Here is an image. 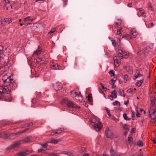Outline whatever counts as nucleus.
Here are the masks:
<instances>
[{
  "label": "nucleus",
  "instance_id": "57",
  "mask_svg": "<svg viewBox=\"0 0 156 156\" xmlns=\"http://www.w3.org/2000/svg\"><path fill=\"white\" fill-rule=\"evenodd\" d=\"M122 29V27H119V29H118L117 30H119L121 31V30Z\"/></svg>",
  "mask_w": 156,
  "mask_h": 156
},
{
  "label": "nucleus",
  "instance_id": "34",
  "mask_svg": "<svg viewBox=\"0 0 156 156\" xmlns=\"http://www.w3.org/2000/svg\"><path fill=\"white\" fill-rule=\"evenodd\" d=\"M109 73L111 76H113L114 75V71L113 70H110L109 72Z\"/></svg>",
  "mask_w": 156,
  "mask_h": 156
},
{
  "label": "nucleus",
  "instance_id": "36",
  "mask_svg": "<svg viewBox=\"0 0 156 156\" xmlns=\"http://www.w3.org/2000/svg\"><path fill=\"white\" fill-rule=\"evenodd\" d=\"M137 144L138 145H139L140 146H143V142L141 141H138Z\"/></svg>",
  "mask_w": 156,
  "mask_h": 156
},
{
  "label": "nucleus",
  "instance_id": "35",
  "mask_svg": "<svg viewBox=\"0 0 156 156\" xmlns=\"http://www.w3.org/2000/svg\"><path fill=\"white\" fill-rule=\"evenodd\" d=\"M56 30L55 28H52L51 30L48 33V34L52 33H54Z\"/></svg>",
  "mask_w": 156,
  "mask_h": 156
},
{
  "label": "nucleus",
  "instance_id": "64",
  "mask_svg": "<svg viewBox=\"0 0 156 156\" xmlns=\"http://www.w3.org/2000/svg\"><path fill=\"white\" fill-rule=\"evenodd\" d=\"M128 6L129 7H131V4H128Z\"/></svg>",
  "mask_w": 156,
  "mask_h": 156
},
{
  "label": "nucleus",
  "instance_id": "31",
  "mask_svg": "<svg viewBox=\"0 0 156 156\" xmlns=\"http://www.w3.org/2000/svg\"><path fill=\"white\" fill-rule=\"evenodd\" d=\"M123 117L124 118V119L126 120H130V119H129L127 117V116L126 114L124 113L123 114Z\"/></svg>",
  "mask_w": 156,
  "mask_h": 156
},
{
  "label": "nucleus",
  "instance_id": "52",
  "mask_svg": "<svg viewBox=\"0 0 156 156\" xmlns=\"http://www.w3.org/2000/svg\"><path fill=\"white\" fill-rule=\"evenodd\" d=\"M66 154L70 156H71L72 155V154L69 152H67L66 153Z\"/></svg>",
  "mask_w": 156,
  "mask_h": 156
},
{
  "label": "nucleus",
  "instance_id": "47",
  "mask_svg": "<svg viewBox=\"0 0 156 156\" xmlns=\"http://www.w3.org/2000/svg\"><path fill=\"white\" fill-rule=\"evenodd\" d=\"M47 145L48 144L47 143H45L44 144L41 145L42 147H46L47 146Z\"/></svg>",
  "mask_w": 156,
  "mask_h": 156
},
{
  "label": "nucleus",
  "instance_id": "27",
  "mask_svg": "<svg viewBox=\"0 0 156 156\" xmlns=\"http://www.w3.org/2000/svg\"><path fill=\"white\" fill-rule=\"evenodd\" d=\"M109 38L110 39V40L112 41V45L113 46H114V47H115L116 45L115 41L112 38L109 37Z\"/></svg>",
  "mask_w": 156,
  "mask_h": 156
},
{
  "label": "nucleus",
  "instance_id": "5",
  "mask_svg": "<svg viewBox=\"0 0 156 156\" xmlns=\"http://www.w3.org/2000/svg\"><path fill=\"white\" fill-rule=\"evenodd\" d=\"M92 124L93 128L95 129L96 131H99L102 128V126L101 122L98 121H94L92 122Z\"/></svg>",
  "mask_w": 156,
  "mask_h": 156
},
{
  "label": "nucleus",
  "instance_id": "3",
  "mask_svg": "<svg viewBox=\"0 0 156 156\" xmlns=\"http://www.w3.org/2000/svg\"><path fill=\"white\" fill-rule=\"evenodd\" d=\"M154 103L152 104V103H151V105H152V106L150 108V112H151L152 110V112L150 115V116L152 122H156V115L155 116L154 114L156 112V106L154 105Z\"/></svg>",
  "mask_w": 156,
  "mask_h": 156
},
{
  "label": "nucleus",
  "instance_id": "53",
  "mask_svg": "<svg viewBox=\"0 0 156 156\" xmlns=\"http://www.w3.org/2000/svg\"><path fill=\"white\" fill-rule=\"evenodd\" d=\"M103 156H109L107 154L105 153H103V154H102Z\"/></svg>",
  "mask_w": 156,
  "mask_h": 156
},
{
  "label": "nucleus",
  "instance_id": "2",
  "mask_svg": "<svg viewBox=\"0 0 156 156\" xmlns=\"http://www.w3.org/2000/svg\"><path fill=\"white\" fill-rule=\"evenodd\" d=\"M71 96L77 101H82V97L80 92L72 90L71 93Z\"/></svg>",
  "mask_w": 156,
  "mask_h": 156
},
{
  "label": "nucleus",
  "instance_id": "49",
  "mask_svg": "<svg viewBox=\"0 0 156 156\" xmlns=\"http://www.w3.org/2000/svg\"><path fill=\"white\" fill-rule=\"evenodd\" d=\"M43 149L42 148H41L40 149H38V152H41L42 151H43Z\"/></svg>",
  "mask_w": 156,
  "mask_h": 156
},
{
  "label": "nucleus",
  "instance_id": "39",
  "mask_svg": "<svg viewBox=\"0 0 156 156\" xmlns=\"http://www.w3.org/2000/svg\"><path fill=\"white\" fill-rule=\"evenodd\" d=\"M136 115L137 117H139L140 116V114L139 112L137 109L136 110Z\"/></svg>",
  "mask_w": 156,
  "mask_h": 156
},
{
  "label": "nucleus",
  "instance_id": "23",
  "mask_svg": "<svg viewBox=\"0 0 156 156\" xmlns=\"http://www.w3.org/2000/svg\"><path fill=\"white\" fill-rule=\"evenodd\" d=\"M143 81H144V79H143L140 80L139 81L137 82H136V86H137L138 87H139L142 85V83L143 82Z\"/></svg>",
  "mask_w": 156,
  "mask_h": 156
},
{
  "label": "nucleus",
  "instance_id": "45",
  "mask_svg": "<svg viewBox=\"0 0 156 156\" xmlns=\"http://www.w3.org/2000/svg\"><path fill=\"white\" fill-rule=\"evenodd\" d=\"M109 98L111 100H112L113 99L114 97L111 95H109L108 96Z\"/></svg>",
  "mask_w": 156,
  "mask_h": 156
},
{
  "label": "nucleus",
  "instance_id": "60",
  "mask_svg": "<svg viewBox=\"0 0 156 156\" xmlns=\"http://www.w3.org/2000/svg\"><path fill=\"white\" fill-rule=\"evenodd\" d=\"M3 125V126H5L7 125H9V123H4Z\"/></svg>",
  "mask_w": 156,
  "mask_h": 156
},
{
  "label": "nucleus",
  "instance_id": "21",
  "mask_svg": "<svg viewBox=\"0 0 156 156\" xmlns=\"http://www.w3.org/2000/svg\"><path fill=\"white\" fill-rule=\"evenodd\" d=\"M122 38H125L127 39H131L132 38V37L131 35L129 34H126L125 35H123L122 37Z\"/></svg>",
  "mask_w": 156,
  "mask_h": 156
},
{
  "label": "nucleus",
  "instance_id": "13",
  "mask_svg": "<svg viewBox=\"0 0 156 156\" xmlns=\"http://www.w3.org/2000/svg\"><path fill=\"white\" fill-rule=\"evenodd\" d=\"M30 151L21 152L18 153V155L19 156H27L28 154L31 153Z\"/></svg>",
  "mask_w": 156,
  "mask_h": 156
},
{
  "label": "nucleus",
  "instance_id": "29",
  "mask_svg": "<svg viewBox=\"0 0 156 156\" xmlns=\"http://www.w3.org/2000/svg\"><path fill=\"white\" fill-rule=\"evenodd\" d=\"M112 104L114 106L117 105H118L119 106H120V104L119 102L117 101H115L114 102H113Z\"/></svg>",
  "mask_w": 156,
  "mask_h": 156
},
{
  "label": "nucleus",
  "instance_id": "14",
  "mask_svg": "<svg viewBox=\"0 0 156 156\" xmlns=\"http://www.w3.org/2000/svg\"><path fill=\"white\" fill-rule=\"evenodd\" d=\"M106 131L105 132L106 136L110 138H112V132L108 130V128H106Z\"/></svg>",
  "mask_w": 156,
  "mask_h": 156
},
{
  "label": "nucleus",
  "instance_id": "48",
  "mask_svg": "<svg viewBox=\"0 0 156 156\" xmlns=\"http://www.w3.org/2000/svg\"><path fill=\"white\" fill-rule=\"evenodd\" d=\"M6 99V101H11L12 100V99H13V98H12L11 97V98H8V99Z\"/></svg>",
  "mask_w": 156,
  "mask_h": 156
},
{
  "label": "nucleus",
  "instance_id": "43",
  "mask_svg": "<svg viewBox=\"0 0 156 156\" xmlns=\"http://www.w3.org/2000/svg\"><path fill=\"white\" fill-rule=\"evenodd\" d=\"M30 140L29 138H27L23 140V141L25 142H27Z\"/></svg>",
  "mask_w": 156,
  "mask_h": 156
},
{
  "label": "nucleus",
  "instance_id": "51",
  "mask_svg": "<svg viewBox=\"0 0 156 156\" xmlns=\"http://www.w3.org/2000/svg\"><path fill=\"white\" fill-rule=\"evenodd\" d=\"M5 3L8 4L9 3V2L8 0H4Z\"/></svg>",
  "mask_w": 156,
  "mask_h": 156
},
{
  "label": "nucleus",
  "instance_id": "58",
  "mask_svg": "<svg viewBox=\"0 0 156 156\" xmlns=\"http://www.w3.org/2000/svg\"><path fill=\"white\" fill-rule=\"evenodd\" d=\"M128 92H129V93H130L132 91L131 89H129L128 90Z\"/></svg>",
  "mask_w": 156,
  "mask_h": 156
},
{
  "label": "nucleus",
  "instance_id": "33",
  "mask_svg": "<svg viewBox=\"0 0 156 156\" xmlns=\"http://www.w3.org/2000/svg\"><path fill=\"white\" fill-rule=\"evenodd\" d=\"M7 75H4L2 77V80H3V82L4 83H5L6 81V80L7 78Z\"/></svg>",
  "mask_w": 156,
  "mask_h": 156
},
{
  "label": "nucleus",
  "instance_id": "18",
  "mask_svg": "<svg viewBox=\"0 0 156 156\" xmlns=\"http://www.w3.org/2000/svg\"><path fill=\"white\" fill-rule=\"evenodd\" d=\"M64 129L63 128H60L58 129H57L55 131V132L54 133V132H52L51 134L52 135H54V134H59L62 132L63 131Z\"/></svg>",
  "mask_w": 156,
  "mask_h": 156
},
{
  "label": "nucleus",
  "instance_id": "19",
  "mask_svg": "<svg viewBox=\"0 0 156 156\" xmlns=\"http://www.w3.org/2000/svg\"><path fill=\"white\" fill-rule=\"evenodd\" d=\"M137 10L139 11L140 13L142 14V16L143 17H145L146 14L145 13L144 10L141 8H138Z\"/></svg>",
  "mask_w": 156,
  "mask_h": 156
},
{
  "label": "nucleus",
  "instance_id": "42",
  "mask_svg": "<svg viewBox=\"0 0 156 156\" xmlns=\"http://www.w3.org/2000/svg\"><path fill=\"white\" fill-rule=\"evenodd\" d=\"M148 7L151 9V10H153V9L150 3H148Z\"/></svg>",
  "mask_w": 156,
  "mask_h": 156
},
{
  "label": "nucleus",
  "instance_id": "54",
  "mask_svg": "<svg viewBox=\"0 0 156 156\" xmlns=\"http://www.w3.org/2000/svg\"><path fill=\"white\" fill-rule=\"evenodd\" d=\"M89 154L87 153H86L84 154L82 156H89Z\"/></svg>",
  "mask_w": 156,
  "mask_h": 156
},
{
  "label": "nucleus",
  "instance_id": "15",
  "mask_svg": "<svg viewBox=\"0 0 156 156\" xmlns=\"http://www.w3.org/2000/svg\"><path fill=\"white\" fill-rule=\"evenodd\" d=\"M62 87V85L60 83H57L56 84L55 89L56 90H61Z\"/></svg>",
  "mask_w": 156,
  "mask_h": 156
},
{
  "label": "nucleus",
  "instance_id": "11",
  "mask_svg": "<svg viewBox=\"0 0 156 156\" xmlns=\"http://www.w3.org/2000/svg\"><path fill=\"white\" fill-rule=\"evenodd\" d=\"M50 67L51 68L53 69L57 70L60 69L61 67L57 64L52 62L51 63L50 65Z\"/></svg>",
  "mask_w": 156,
  "mask_h": 156
},
{
  "label": "nucleus",
  "instance_id": "56",
  "mask_svg": "<svg viewBox=\"0 0 156 156\" xmlns=\"http://www.w3.org/2000/svg\"><path fill=\"white\" fill-rule=\"evenodd\" d=\"M134 128H132L131 130V132L132 133L133 132H134Z\"/></svg>",
  "mask_w": 156,
  "mask_h": 156
},
{
  "label": "nucleus",
  "instance_id": "20",
  "mask_svg": "<svg viewBox=\"0 0 156 156\" xmlns=\"http://www.w3.org/2000/svg\"><path fill=\"white\" fill-rule=\"evenodd\" d=\"M123 79L124 81H125V82L126 83H127L128 82H129L130 80V78L128 75L126 74L124 75L123 76Z\"/></svg>",
  "mask_w": 156,
  "mask_h": 156
},
{
  "label": "nucleus",
  "instance_id": "28",
  "mask_svg": "<svg viewBox=\"0 0 156 156\" xmlns=\"http://www.w3.org/2000/svg\"><path fill=\"white\" fill-rule=\"evenodd\" d=\"M88 100V101L90 102H92L93 100H92V94H89L87 97Z\"/></svg>",
  "mask_w": 156,
  "mask_h": 156
},
{
  "label": "nucleus",
  "instance_id": "37",
  "mask_svg": "<svg viewBox=\"0 0 156 156\" xmlns=\"http://www.w3.org/2000/svg\"><path fill=\"white\" fill-rule=\"evenodd\" d=\"M133 140V138L131 137H129L128 139V141L129 143H130L132 142Z\"/></svg>",
  "mask_w": 156,
  "mask_h": 156
},
{
  "label": "nucleus",
  "instance_id": "24",
  "mask_svg": "<svg viewBox=\"0 0 156 156\" xmlns=\"http://www.w3.org/2000/svg\"><path fill=\"white\" fill-rule=\"evenodd\" d=\"M142 75L140 73H138L137 74H135L133 77V79L134 80H136L137 78L142 76Z\"/></svg>",
  "mask_w": 156,
  "mask_h": 156
},
{
  "label": "nucleus",
  "instance_id": "17",
  "mask_svg": "<svg viewBox=\"0 0 156 156\" xmlns=\"http://www.w3.org/2000/svg\"><path fill=\"white\" fill-rule=\"evenodd\" d=\"M9 135L6 133L3 132L0 133V137L4 138H7L9 136Z\"/></svg>",
  "mask_w": 156,
  "mask_h": 156
},
{
  "label": "nucleus",
  "instance_id": "62",
  "mask_svg": "<svg viewBox=\"0 0 156 156\" xmlns=\"http://www.w3.org/2000/svg\"><path fill=\"white\" fill-rule=\"evenodd\" d=\"M67 0H62L64 2H65V4H65V5H66V2Z\"/></svg>",
  "mask_w": 156,
  "mask_h": 156
},
{
  "label": "nucleus",
  "instance_id": "44",
  "mask_svg": "<svg viewBox=\"0 0 156 156\" xmlns=\"http://www.w3.org/2000/svg\"><path fill=\"white\" fill-rule=\"evenodd\" d=\"M37 101V99L36 98H34L32 100V102L33 103V104H34V103H35V102H36Z\"/></svg>",
  "mask_w": 156,
  "mask_h": 156
},
{
  "label": "nucleus",
  "instance_id": "32",
  "mask_svg": "<svg viewBox=\"0 0 156 156\" xmlns=\"http://www.w3.org/2000/svg\"><path fill=\"white\" fill-rule=\"evenodd\" d=\"M58 140L55 139H52L51 140V142L53 144H56L58 143Z\"/></svg>",
  "mask_w": 156,
  "mask_h": 156
},
{
  "label": "nucleus",
  "instance_id": "61",
  "mask_svg": "<svg viewBox=\"0 0 156 156\" xmlns=\"http://www.w3.org/2000/svg\"><path fill=\"white\" fill-rule=\"evenodd\" d=\"M153 141L154 144H156V140L155 139H153Z\"/></svg>",
  "mask_w": 156,
  "mask_h": 156
},
{
  "label": "nucleus",
  "instance_id": "9",
  "mask_svg": "<svg viewBox=\"0 0 156 156\" xmlns=\"http://www.w3.org/2000/svg\"><path fill=\"white\" fill-rule=\"evenodd\" d=\"M12 21V19L10 18H7L5 19L3 21H0V23L1 25L2 26H4L6 24H9Z\"/></svg>",
  "mask_w": 156,
  "mask_h": 156
},
{
  "label": "nucleus",
  "instance_id": "10",
  "mask_svg": "<svg viewBox=\"0 0 156 156\" xmlns=\"http://www.w3.org/2000/svg\"><path fill=\"white\" fill-rule=\"evenodd\" d=\"M121 58L118 55L115 56L113 57V60L114 62V65L115 66L117 67L119 65V64L121 62Z\"/></svg>",
  "mask_w": 156,
  "mask_h": 156
},
{
  "label": "nucleus",
  "instance_id": "1",
  "mask_svg": "<svg viewBox=\"0 0 156 156\" xmlns=\"http://www.w3.org/2000/svg\"><path fill=\"white\" fill-rule=\"evenodd\" d=\"M61 104L63 105H66L67 107L73 109H78L80 108V107L74 104L72 101H69L67 98L63 99L62 101Z\"/></svg>",
  "mask_w": 156,
  "mask_h": 156
},
{
  "label": "nucleus",
  "instance_id": "12",
  "mask_svg": "<svg viewBox=\"0 0 156 156\" xmlns=\"http://www.w3.org/2000/svg\"><path fill=\"white\" fill-rule=\"evenodd\" d=\"M42 50V48L41 47L39 46L37 49L34 52L33 56H37V55L40 54Z\"/></svg>",
  "mask_w": 156,
  "mask_h": 156
},
{
  "label": "nucleus",
  "instance_id": "46",
  "mask_svg": "<svg viewBox=\"0 0 156 156\" xmlns=\"http://www.w3.org/2000/svg\"><path fill=\"white\" fill-rule=\"evenodd\" d=\"M22 122V121H17V122H14L13 124H19V123H21Z\"/></svg>",
  "mask_w": 156,
  "mask_h": 156
},
{
  "label": "nucleus",
  "instance_id": "4",
  "mask_svg": "<svg viewBox=\"0 0 156 156\" xmlns=\"http://www.w3.org/2000/svg\"><path fill=\"white\" fill-rule=\"evenodd\" d=\"M10 92L8 87L5 86H0V100L1 99L3 94H9Z\"/></svg>",
  "mask_w": 156,
  "mask_h": 156
},
{
  "label": "nucleus",
  "instance_id": "22",
  "mask_svg": "<svg viewBox=\"0 0 156 156\" xmlns=\"http://www.w3.org/2000/svg\"><path fill=\"white\" fill-rule=\"evenodd\" d=\"M110 152L112 156H118L116 152L113 148H111L110 150Z\"/></svg>",
  "mask_w": 156,
  "mask_h": 156
},
{
  "label": "nucleus",
  "instance_id": "16",
  "mask_svg": "<svg viewBox=\"0 0 156 156\" xmlns=\"http://www.w3.org/2000/svg\"><path fill=\"white\" fill-rule=\"evenodd\" d=\"M138 34V32L134 29H133L130 32V35L132 36V38L135 37Z\"/></svg>",
  "mask_w": 156,
  "mask_h": 156
},
{
  "label": "nucleus",
  "instance_id": "55",
  "mask_svg": "<svg viewBox=\"0 0 156 156\" xmlns=\"http://www.w3.org/2000/svg\"><path fill=\"white\" fill-rule=\"evenodd\" d=\"M143 156V154L141 152H140L138 154V155H137V156Z\"/></svg>",
  "mask_w": 156,
  "mask_h": 156
},
{
  "label": "nucleus",
  "instance_id": "40",
  "mask_svg": "<svg viewBox=\"0 0 156 156\" xmlns=\"http://www.w3.org/2000/svg\"><path fill=\"white\" fill-rule=\"evenodd\" d=\"M106 111L107 112V113L109 117H110L111 116V115L110 113V111L107 108H106Z\"/></svg>",
  "mask_w": 156,
  "mask_h": 156
},
{
  "label": "nucleus",
  "instance_id": "63",
  "mask_svg": "<svg viewBox=\"0 0 156 156\" xmlns=\"http://www.w3.org/2000/svg\"><path fill=\"white\" fill-rule=\"evenodd\" d=\"M62 153L63 154H66V153H67V152H66V151H63L62 152Z\"/></svg>",
  "mask_w": 156,
  "mask_h": 156
},
{
  "label": "nucleus",
  "instance_id": "25",
  "mask_svg": "<svg viewBox=\"0 0 156 156\" xmlns=\"http://www.w3.org/2000/svg\"><path fill=\"white\" fill-rule=\"evenodd\" d=\"M112 95L115 98H117V92L115 90H113L111 93Z\"/></svg>",
  "mask_w": 156,
  "mask_h": 156
},
{
  "label": "nucleus",
  "instance_id": "8",
  "mask_svg": "<svg viewBox=\"0 0 156 156\" xmlns=\"http://www.w3.org/2000/svg\"><path fill=\"white\" fill-rule=\"evenodd\" d=\"M117 53L119 57V58H126V56L127 55V52L121 49H119L117 51Z\"/></svg>",
  "mask_w": 156,
  "mask_h": 156
},
{
  "label": "nucleus",
  "instance_id": "38",
  "mask_svg": "<svg viewBox=\"0 0 156 156\" xmlns=\"http://www.w3.org/2000/svg\"><path fill=\"white\" fill-rule=\"evenodd\" d=\"M123 127L124 128V129H126V130H129V127L127 126V125L126 124H125L124 125Z\"/></svg>",
  "mask_w": 156,
  "mask_h": 156
},
{
  "label": "nucleus",
  "instance_id": "59",
  "mask_svg": "<svg viewBox=\"0 0 156 156\" xmlns=\"http://www.w3.org/2000/svg\"><path fill=\"white\" fill-rule=\"evenodd\" d=\"M128 103V101H125L124 102V104L125 105H127Z\"/></svg>",
  "mask_w": 156,
  "mask_h": 156
},
{
  "label": "nucleus",
  "instance_id": "6",
  "mask_svg": "<svg viewBox=\"0 0 156 156\" xmlns=\"http://www.w3.org/2000/svg\"><path fill=\"white\" fill-rule=\"evenodd\" d=\"M12 77V76H8L6 78V83H9V86L11 87L14 88L16 86V84L15 82H14L13 77Z\"/></svg>",
  "mask_w": 156,
  "mask_h": 156
},
{
  "label": "nucleus",
  "instance_id": "7",
  "mask_svg": "<svg viewBox=\"0 0 156 156\" xmlns=\"http://www.w3.org/2000/svg\"><path fill=\"white\" fill-rule=\"evenodd\" d=\"M21 145V141L19 140L13 143L9 146L7 148V149L10 150L12 148H15L16 147L20 146Z\"/></svg>",
  "mask_w": 156,
  "mask_h": 156
},
{
  "label": "nucleus",
  "instance_id": "41",
  "mask_svg": "<svg viewBox=\"0 0 156 156\" xmlns=\"http://www.w3.org/2000/svg\"><path fill=\"white\" fill-rule=\"evenodd\" d=\"M101 86L102 87V89L105 91H106L107 89V88L105 87H104L103 85L102 84H101Z\"/></svg>",
  "mask_w": 156,
  "mask_h": 156
},
{
  "label": "nucleus",
  "instance_id": "30",
  "mask_svg": "<svg viewBox=\"0 0 156 156\" xmlns=\"http://www.w3.org/2000/svg\"><path fill=\"white\" fill-rule=\"evenodd\" d=\"M30 17L29 16H27V17L25 18L23 20V22H29L30 21ZM24 24V23H23Z\"/></svg>",
  "mask_w": 156,
  "mask_h": 156
},
{
  "label": "nucleus",
  "instance_id": "26",
  "mask_svg": "<svg viewBox=\"0 0 156 156\" xmlns=\"http://www.w3.org/2000/svg\"><path fill=\"white\" fill-rule=\"evenodd\" d=\"M117 78L115 77H114L113 78L111 79L110 82V83L112 86L114 85L115 81L116 80Z\"/></svg>",
  "mask_w": 156,
  "mask_h": 156
},
{
  "label": "nucleus",
  "instance_id": "50",
  "mask_svg": "<svg viewBox=\"0 0 156 156\" xmlns=\"http://www.w3.org/2000/svg\"><path fill=\"white\" fill-rule=\"evenodd\" d=\"M121 34V31H120L119 30H117V33H116V34L117 35H120Z\"/></svg>",
  "mask_w": 156,
  "mask_h": 156
}]
</instances>
